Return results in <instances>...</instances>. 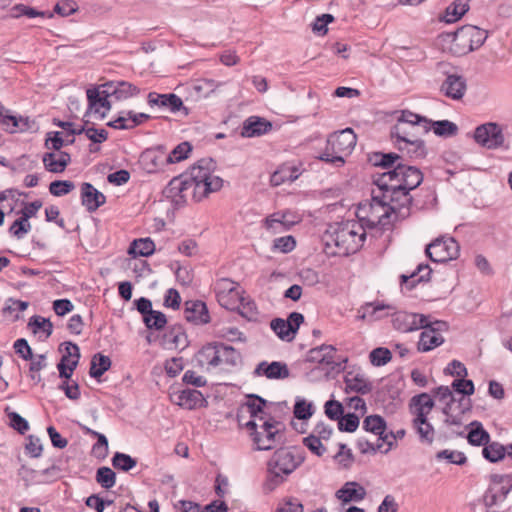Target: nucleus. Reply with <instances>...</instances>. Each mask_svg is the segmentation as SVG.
Masks as SVG:
<instances>
[{"mask_svg": "<svg viewBox=\"0 0 512 512\" xmlns=\"http://www.w3.org/2000/svg\"><path fill=\"white\" fill-rule=\"evenodd\" d=\"M423 181L422 172L408 165H398L394 170L383 172L374 177V184L383 192L382 197L373 196L370 201L359 204L356 216L364 228L388 229L400 218L408 215V207L404 204L397 208L391 202L397 194L408 203V193L417 188Z\"/></svg>", "mask_w": 512, "mask_h": 512, "instance_id": "nucleus-1", "label": "nucleus"}, {"mask_svg": "<svg viewBox=\"0 0 512 512\" xmlns=\"http://www.w3.org/2000/svg\"><path fill=\"white\" fill-rule=\"evenodd\" d=\"M223 179L215 173V163L211 159H201L190 170L173 178L167 188V196L174 202H186L191 199L199 202L211 193L219 191Z\"/></svg>", "mask_w": 512, "mask_h": 512, "instance_id": "nucleus-2", "label": "nucleus"}, {"mask_svg": "<svg viewBox=\"0 0 512 512\" xmlns=\"http://www.w3.org/2000/svg\"><path fill=\"white\" fill-rule=\"evenodd\" d=\"M366 231L358 221L336 223L324 235L327 253L334 256H347L357 252L363 245Z\"/></svg>", "mask_w": 512, "mask_h": 512, "instance_id": "nucleus-3", "label": "nucleus"}, {"mask_svg": "<svg viewBox=\"0 0 512 512\" xmlns=\"http://www.w3.org/2000/svg\"><path fill=\"white\" fill-rule=\"evenodd\" d=\"M304 459L302 452L294 447L277 449L268 462L269 483L273 488L282 484Z\"/></svg>", "mask_w": 512, "mask_h": 512, "instance_id": "nucleus-4", "label": "nucleus"}, {"mask_svg": "<svg viewBox=\"0 0 512 512\" xmlns=\"http://www.w3.org/2000/svg\"><path fill=\"white\" fill-rule=\"evenodd\" d=\"M486 30L473 25H465L455 32L445 33L440 36L443 42L449 43V50L454 55H465L480 48L486 41Z\"/></svg>", "mask_w": 512, "mask_h": 512, "instance_id": "nucleus-5", "label": "nucleus"}, {"mask_svg": "<svg viewBox=\"0 0 512 512\" xmlns=\"http://www.w3.org/2000/svg\"><path fill=\"white\" fill-rule=\"evenodd\" d=\"M431 129V121L410 111H403L391 130V137L398 147L420 137Z\"/></svg>", "mask_w": 512, "mask_h": 512, "instance_id": "nucleus-6", "label": "nucleus"}, {"mask_svg": "<svg viewBox=\"0 0 512 512\" xmlns=\"http://www.w3.org/2000/svg\"><path fill=\"white\" fill-rule=\"evenodd\" d=\"M356 141L357 137L351 128L335 132L328 137L326 149L320 159L337 167L342 166L345 157L354 149Z\"/></svg>", "mask_w": 512, "mask_h": 512, "instance_id": "nucleus-7", "label": "nucleus"}, {"mask_svg": "<svg viewBox=\"0 0 512 512\" xmlns=\"http://www.w3.org/2000/svg\"><path fill=\"white\" fill-rule=\"evenodd\" d=\"M247 428L257 450H270L276 443L281 430V423L274 418L261 423H252Z\"/></svg>", "mask_w": 512, "mask_h": 512, "instance_id": "nucleus-8", "label": "nucleus"}, {"mask_svg": "<svg viewBox=\"0 0 512 512\" xmlns=\"http://www.w3.org/2000/svg\"><path fill=\"white\" fill-rule=\"evenodd\" d=\"M215 293L218 303L228 310H235L243 296L240 285L228 278L216 282Z\"/></svg>", "mask_w": 512, "mask_h": 512, "instance_id": "nucleus-9", "label": "nucleus"}, {"mask_svg": "<svg viewBox=\"0 0 512 512\" xmlns=\"http://www.w3.org/2000/svg\"><path fill=\"white\" fill-rule=\"evenodd\" d=\"M460 247L452 237H440L426 247V254L433 262H447L456 259Z\"/></svg>", "mask_w": 512, "mask_h": 512, "instance_id": "nucleus-10", "label": "nucleus"}, {"mask_svg": "<svg viewBox=\"0 0 512 512\" xmlns=\"http://www.w3.org/2000/svg\"><path fill=\"white\" fill-rule=\"evenodd\" d=\"M477 144L487 149L505 147V137L502 128L493 122L478 126L474 131Z\"/></svg>", "mask_w": 512, "mask_h": 512, "instance_id": "nucleus-11", "label": "nucleus"}, {"mask_svg": "<svg viewBox=\"0 0 512 512\" xmlns=\"http://www.w3.org/2000/svg\"><path fill=\"white\" fill-rule=\"evenodd\" d=\"M266 408L267 402L263 398L250 395L240 409V417L249 416V420L245 423L246 428L253 426L252 423H261L273 419L267 413Z\"/></svg>", "mask_w": 512, "mask_h": 512, "instance_id": "nucleus-12", "label": "nucleus"}, {"mask_svg": "<svg viewBox=\"0 0 512 512\" xmlns=\"http://www.w3.org/2000/svg\"><path fill=\"white\" fill-rule=\"evenodd\" d=\"M423 331L420 334L417 349L420 352H428L434 348L440 346L444 342V338L441 335V331L447 329V324L443 321H431L429 319V325L422 328Z\"/></svg>", "mask_w": 512, "mask_h": 512, "instance_id": "nucleus-13", "label": "nucleus"}, {"mask_svg": "<svg viewBox=\"0 0 512 512\" xmlns=\"http://www.w3.org/2000/svg\"><path fill=\"white\" fill-rule=\"evenodd\" d=\"M438 66L444 69L447 65L439 63ZM443 73L446 75V78L440 86V92L449 99L461 100L467 91L466 79L460 74L449 73L446 70H443Z\"/></svg>", "mask_w": 512, "mask_h": 512, "instance_id": "nucleus-14", "label": "nucleus"}, {"mask_svg": "<svg viewBox=\"0 0 512 512\" xmlns=\"http://www.w3.org/2000/svg\"><path fill=\"white\" fill-rule=\"evenodd\" d=\"M512 489V483L509 478L504 476H494L489 488L484 494V504L486 507H492L502 503Z\"/></svg>", "mask_w": 512, "mask_h": 512, "instance_id": "nucleus-15", "label": "nucleus"}, {"mask_svg": "<svg viewBox=\"0 0 512 512\" xmlns=\"http://www.w3.org/2000/svg\"><path fill=\"white\" fill-rule=\"evenodd\" d=\"M303 321L304 317L301 313L292 312L287 320L276 318L271 321L270 326L280 339L292 341Z\"/></svg>", "mask_w": 512, "mask_h": 512, "instance_id": "nucleus-16", "label": "nucleus"}, {"mask_svg": "<svg viewBox=\"0 0 512 512\" xmlns=\"http://www.w3.org/2000/svg\"><path fill=\"white\" fill-rule=\"evenodd\" d=\"M429 318L423 314L401 311L394 314L392 322L395 329L408 333L428 326Z\"/></svg>", "mask_w": 512, "mask_h": 512, "instance_id": "nucleus-17", "label": "nucleus"}, {"mask_svg": "<svg viewBox=\"0 0 512 512\" xmlns=\"http://www.w3.org/2000/svg\"><path fill=\"white\" fill-rule=\"evenodd\" d=\"M363 429L379 436L378 442L382 441L386 443V448L383 450V453H388L392 449L395 436L392 432H386V422L381 416H367L363 421Z\"/></svg>", "mask_w": 512, "mask_h": 512, "instance_id": "nucleus-18", "label": "nucleus"}, {"mask_svg": "<svg viewBox=\"0 0 512 512\" xmlns=\"http://www.w3.org/2000/svg\"><path fill=\"white\" fill-rule=\"evenodd\" d=\"M300 221V217L289 210L275 212L265 218V228L273 234L289 230Z\"/></svg>", "mask_w": 512, "mask_h": 512, "instance_id": "nucleus-19", "label": "nucleus"}, {"mask_svg": "<svg viewBox=\"0 0 512 512\" xmlns=\"http://www.w3.org/2000/svg\"><path fill=\"white\" fill-rule=\"evenodd\" d=\"M87 99L89 104V112L94 114L98 119H103L111 109V104L108 100L110 94L104 92V88L88 89Z\"/></svg>", "mask_w": 512, "mask_h": 512, "instance_id": "nucleus-20", "label": "nucleus"}, {"mask_svg": "<svg viewBox=\"0 0 512 512\" xmlns=\"http://www.w3.org/2000/svg\"><path fill=\"white\" fill-rule=\"evenodd\" d=\"M147 100L150 106L167 108L172 113L181 111L185 116L189 114V109L183 105L182 99L174 93L158 94L150 92Z\"/></svg>", "mask_w": 512, "mask_h": 512, "instance_id": "nucleus-21", "label": "nucleus"}, {"mask_svg": "<svg viewBox=\"0 0 512 512\" xmlns=\"http://www.w3.org/2000/svg\"><path fill=\"white\" fill-rule=\"evenodd\" d=\"M344 391L348 393L368 394L372 391V383L360 370L346 372L344 376Z\"/></svg>", "mask_w": 512, "mask_h": 512, "instance_id": "nucleus-22", "label": "nucleus"}, {"mask_svg": "<svg viewBox=\"0 0 512 512\" xmlns=\"http://www.w3.org/2000/svg\"><path fill=\"white\" fill-rule=\"evenodd\" d=\"M172 401L183 409L195 410L207 406V400L202 392L194 389H185L175 393Z\"/></svg>", "mask_w": 512, "mask_h": 512, "instance_id": "nucleus-23", "label": "nucleus"}, {"mask_svg": "<svg viewBox=\"0 0 512 512\" xmlns=\"http://www.w3.org/2000/svg\"><path fill=\"white\" fill-rule=\"evenodd\" d=\"M434 396L443 404L442 412L445 414V423L448 425H460L461 419L453 414L454 396L448 386H440L434 391Z\"/></svg>", "mask_w": 512, "mask_h": 512, "instance_id": "nucleus-24", "label": "nucleus"}, {"mask_svg": "<svg viewBox=\"0 0 512 512\" xmlns=\"http://www.w3.org/2000/svg\"><path fill=\"white\" fill-rule=\"evenodd\" d=\"M80 359L79 347L73 343H67L65 346V354L58 363L60 377L69 379Z\"/></svg>", "mask_w": 512, "mask_h": 512, "instance_id": "nucleus-25", "label": "nucleus"}, {"mask_svg": "<svg viewBox=\"0 0 512 512\" xmlns=\"http://www.w3.org/2000/svg\"><path fill=\"white\" fill-rule=\"evenodd\" d=\"M254 375L264 376L270 380H278L288 378L290 372L288 366L283 362L273 361L268 363L267 361H262L256 366Z\"/></svg>", "mask_w": 512, "mask_h": 512, "instance_id": "nucleus-26", "label": "nucleus"}, {"mask_svg": "<svg viewBox=\"0 0 512 512\" xmlns=\"http://www.w3.org/2000/svg\"><path fill=\"white\" fill-rule=\"evenodd\" d=\"M435 403L432 397L427 393L415 395L410 400V412L413 415V421L422 423L423 419L431 413Z\"/></svg>", "mask_w": 512, "mask_h": 512, "instance_id": "nucleus-27", "label": "nucleus"}, {"mask_svg": "<svg viewBox=\"0 0 512 512\" xmlns=\"http://www.w3.org/2000/svg\"><path fill=\"white\" fill-rule=\"evenodd\" d=\"M336 349L332 345H321L309 351L307 360L328 369H334Z\"/></svg>", "mask_w": 512, "mask_h": 512, "instance_id": "nucleus-28", "label": "nucleus"}, {"mask_svg": "<svg viewBox=\"0 0 512 512\" xmlns=\"http://www.w3.org/2000/svg\"><path fill=\"white\" fill-rule=\"evenodd\" d=\"M104 92L117 100H126L139 94L140 89L126 81H111L102 85Z\"/></svg>", "mask_w": 512, "mask_h": 512, "instance_id": "nucleus-29", "label": "nucleus"}, {"mask_svg": "<svg viewBox=\"0 0 512 512\" xmlns=\"http://www.w3.org/2000/svg\"><path fill=\"white\" fill-rule=\"evenodd\" d=\"M196 364L206 370L219 367L218 344L208 343L204 345L194 356Z\"/></svg>", "mask_w": 512, "mask_h": 512, "instance_id": "nucleus-30", "label": "nucleus"}, {"mask_svg": "<svg viewBox=\"0 0 512 512\" xmlns=\"http://www.w3.org/2000/svg\"><path fill=\"white\" fill-rule=\"evenodd\" d=\"M366 496V489L358 482H346L335 493V497L341 501L342 504L350 502H360Z\"/></svg>", "mask_w": 512, "mask_h": 512, "instance_id": "nucleus-31", "label": "nucleus"}, {"mask_svg": "<svg viewBox=\"0 0 512 512\" xmlns=\"http://www.w3.org/2000/svg\"><path fill=\"white\" fill-rule=\"evenodd\" d=\"M162 345L169 350H184L188 346V338L181 326L170 328L162 338Z\"/></svg>", "mask_w": 512, "mask_h": 512, "instance_id": "nucleus-32", "label": "nucleus"}, {"mask_svg": "<svg viewBox=\"0 0 512 512\" xmlns=\"http://www.w3.org/2000/svg\"><path fill=\"white\" fill-rule=\"evenodd\" d=\"M44 167L51 173H62L71 161L68 153L63 151L48 152L42 158Z\"/></svg>", "mask_w": 512, "mask_h": 512, "instance_id": "nucleus-33", "label": "nucleus"}, {"mask_svg": "<svg viewBox=\"0 0 512 512\" xmlns=\"http://www.w3.org/2000/svg\"><path fill=\"white\" fill-rule=\"evenodd\" d=\"M271 128L272 124L269 121L258 116H251L244 121L241 135L247 138L261 136Z\"/></svg>", "mask_w": 512, "mask_h": 512, "instance_id": "nucleus-34", "label": "nucleus"}, {"mask_svg": "<svg viewBox=\"0 0 512 512\" xmlns=\"http://www.w3.org/2000/svg\"><path fill=\"white\" fill-rule=\"evenodd\" d=\"M82 205L88 211H95L106 201L105 196L90 183H83L81 187Z\"/></svg>", "mask_w": 512, "mask_h": 512, "instance_id": "nucleus-35", "label": "nucleus"}, {"mask_svg": "<svg viewBox=\"0 0 512 512\" xmlns=\"http://www.w3.org/2000/svg\"><path fill=\"white\" fill-rule=\"evenodd\" d=\"M185 318L195 324H206L210 317L206 304L202 301H188L185 304Z\"/></svg>", "mask_w": 512, "mask_h": 512, "instance_id": "nucleus-36", "label": "nucleus"}, {"mask_svg": "<svg viewBox=\"0 0 512 512\" xmlns=\"http://www.w3.org/2000/svg\"><path fill=\"white\" fill-rule=\"evenodd\" d=\"M301 175V170L298 166L293 164L281 165L270 178L273 186H279L285 182H293Z\"/></svg>", "mask_w": 512, "mask_h": 512, "instance_id": "nucleus-37", "label": "nucleus"}, {"mask_svg": "<svg viewBox=\"0 0 512 512\" xmlns=\"http://www.w3.org/2000/svg\"><path fill=\"white\" fill-rule=\"evenodd\" d=\"M149 118L150 116L148 114L129 111L111 121L109 125L116 129H132Z\"/></svg>", "mask_w": 512, "mask_h": 512, "instance_id": "nucleus-38", "label": "nucleus"}, {"mask_svg": "<svg viewBox=\"0 0 512 512\" xmlns=\"http://www.w3.org/2000/svg\"><path fill=\"white\" fill-rule=\"evenodd\" d=\"M219 367H235L241 362V354L232 346L218 344Z\"/></svg>", "mask_w": 512, "mask_h": 512, "instance_id": "nucleus-39", "label": "nucleus"}, {"mask_svg": "<svg viewBox=\"0 0 512 512\" xmlns=\"http://www.w3.org/2000/svg\"><path fill=\"white\" fill-rule=\"evenodd\" d=\"M141 162L148 173H153L161 169L163 164L166 163V157L162 152L147 150L141 155Z\"/></svg>", "mask_w": 512, "mask_h": 512, "instance_id": "nucleus-40", "label": "nucleus"}, {"mask_svg": "<svg viewBox=\"0 0 512 512\" xmlns=\"http://www.w3.org/2000/svg\"><path fill=\"white\" fill-rule=\"evenodd\" d=\"M154 250L155 244L151 239L141 238L138 240H134L131 243L128 253L133 257L149 256L154 252Z\"/></svg>", "mask_w": 512, "mask_h": 512, "instance_id": "nucleus-41", "label": "nucleus"}, {"mask_svg": "<svg viewBox=\"0 0 512 512\" xmlns=\"http://www.w3.org/2000/svg\"><path fill=\"white\" fill-rule=\"evenodd\" d=\"M469 1L465 0H457L451 3L446 8L445 13V21L447 23H453L459 20L468 10H469Z\"/></svg>", "mask_w": 512, "mask_h": 512, "instance_id": "nucleus-42", "label": "nucleus"}, {"mask_svg": "<svg viewBox=\"0 0 512 512\" xmlns=\"http://www.w3.org/2000/svg\"><path fill=\"white\" fill-rule=\"evenodd\" d=\"M111 367V360L103 354H96L91 360L89 374L93 378L101 377Z\"/></svg>", "mask_w": 512, "mask_h": 512, "instance_id": "nucleus-43", "label": "nucleus"}, {"mask_svg": "<svg viewBox=\"0 0 512 512\" xmlns=\"http://www.w3.org/2000/svg\"><path fill=\"white\" fill-rule=\"evenodd\" d=\"M397 148L413 159L424 158L426 155L425 144L420 138H417L406 144H402Z\"/></svg>", "mask_w": 512, "mask_h": 512, "instance_id": "nucleus-44", "label": "nucleus"}, {"mask_svg": "<svg viewBox=\"0 0 512 512\" xmlns=\"http://www.w3.org/2000/svg\"><path fill=\"white\" fill-rule=\"evenodd\" d=\"M236 309L238 310V313L248 321L258 320L259 312L253 300L242 296L241 301L239 302Z\"/></svg>", "mask_w": 512, "mask_h": 512, "instance_id": "nucleus-45", "label": "nucleus"}, {"mask_svg": "<svg viewBox=\"0 0 512 512\" xmlns=\"http://www.w3.org/2000/svg\"><path fill=\"white\" fill-rule=\"evenodd\" d=\"M471 426L472 429L467 436L469 443L476 446L487 444L489 434L483 429L482 425L479 422H472Z\"/></svg>", "mask_w": 512, "mask_h": 512, "instance_id": "nucleus-46", "label": "nucleus"}, {"mask_svg": "<svg viewBox=\"0 0 512 512\" xmlns=\"http://www.w3.org/2000/svg\"><path fill=\"white\" fill-rule=\"evenodd\" d=\"M192 151V146L189 142H182L178 144L166 157V163L173 164L181 162L188 158L190 152Z\"/></svg>", "mask_w": 512, "mask_h": 512, "instance_id": "nucleus-47", "label": "nucleus"}, {"mask_svg": "<svg viewBox=\"0 0 512 512\" xmlns=\"http://www.w3.org/2000/svg\"><path fill=\"white\" fill-rule=\"evenodd\" d=\"M413 426L416 429L422 442H427L429 444L433 442L435 431L427 419H423L422 423H420L419 420L413 421Z\"/></svg>", "mask_w": 512, "mask_h": 512, "instance_id": "nucleus-48", "label": "nucleus"}, {"mask_svg": "<svg viewBox=\"0 0 512 512\" xmlns=\"http://www.w3.org/2000/svg\"><path fill=\"white\" fill-rule=\"evenodd\" d=\"M143 321L148 329L160 330L164 328L167 323L166 316L161 311L152 310L148 313Z\"/></svg>", "mask_w": 512, "mask_h": 512, "instance_id": "nucleus-49", "label": "nucleus"}, {"mask_svg": "<svg viewBox=\"0 0 512 512\" xmlns=\"http://www.w3.org/2000/svg\"><path fill=\"white\" fill-rule=\"evenodd\" d=\"M482 453L487 460L497 462L505 457L506 447L497 442H493L485 446Z\"/></svg>", "mask_w": 512, "mask_h": 512, "instance_id": "nucleus-50", "label": "nucleus"}, {"mask_svg": "<svg viewBox=\"0 0 512 512\" xmlns=\"http://www.w3.org/2000/svg\"><path fill=\"white\" fill-rule=\"evenodd\" d=\"M29 327H31L33 333L43 332L46 337L52 333L53 325L49 319L41 316H33L30 318Z\"/></svg>", "mask_w": 512, "mask_h": 512, "instance_id": "nucleus-51", "label": "nucleus"}, {"mask_svg": "<svg viewBox=\"0 0 512 512\" xmlns=\"http://www.w3.org/2000/svg\"><path fill=\"white\" fill-rule=\"evenodd\" d=\"M31 231V224L26 219L20 216L9 227V233L16 239H22L26 234Z\"/></svg>", "mask_w": 512, "mask_h": 512, "instance_id": "nucleus-52", "label": "nucleus"}, {"mask_svg": "<svg viewBox=\"0 0 512 512\" xmlns=\"http://www.w3.org/2000/svg\"><path fill=\"white\" fill-rule=\"evenodd\" d=\"M96 481L105 489H110L115 485L116 475L109 467H100L96 473Z\"/></svg>", "mask_w": 512, "mask_h": 512, "instance_id": "nucleus-53", "label": "nucleus"}, {"mask_svg": "<svg viewBox=\"0 0 512 512\" xmlns=\"http://www.w3.org/2000/svg\"><path fill=\"white\" fill-rule=\"evenodd\" d=\"M137 462L130 455L117 452L112 458V465L119 470L129 471L136 466Z\"/></svg>", "mask_w": 512, "mask_h": 512, "instance_id": "nucleus-54", "label": "nucleus"}, {"mask_svg": "<svg viewBox=\"0 0 512 512\" xmlns=\"http://www.w3.org/2000/svg\"><path fill=\"white\" fill-rule=\"evenodd\" d=\"M293 412L298 420H307L313 415V404L305 399L298 398L295 402Z\"/></svg>", "mask_w": 512, "mask_h": 512, "instance_id": "nucleus-55", "label": "nucleus"}, {"mask_svg": "<svg viewBox=\"0 0 512 512\" xmlns=\"http://www.w3.org/2000/svg\"><path fill=\"white\" fill-rule=\"evenodd\" d=\"M399 159V155L395 153H378L375 155V164L382 168L388 169L386 172H389L394 170L398 165H402L401 163H397L395 165V163L398 162Z\"/></svg>", "mask_w": 512, "mask_h": 512, "instance_id": "nucleus-56", "label": "nucleus"}, {"mask_svg": "<svg viewBox=\"0 0 512 512\" xmlns=\"http://www.w3.org/2000/svg\"><path fill=\"white\" fill-rule=\"evenodd\" d=\"M219 86H220V83L216 82L215 80L201 79V80H197L195 82V84L193 85V89L199 96L208 97Z\"/></svg>", "mask_w": 512, "mask_h": 512, "instance_id": "nucleus-57", "label": "nucleus"}, {"mask_svg": "<svg viewBox=\"0 0 512 512\" xmlns=\"http://www.w3.org/2000/svg\"><path fill=\"white\" fill-rule=\"evenodd\" d=\"M431 129L438 136H452L457 132V126L448 120L431 121Z\"/></svg>", "mask_w": 512, "mask_h": 512, "instance_id": "nucleus-58", "label": "nucleus"}, {"mask_svg": "<svg viewBox=\"0 0 512 512\" xmlns=\"http://www.w3.org/2000/svg\"><path fill=\"white\" fill-rule=\"evenodd\" d=\"M75 188L73 182L68 180H56L50 183L49 192L56 196H64L70 193Z\"/></svg>", "mask_w": 512, "mask_h": 512, "instance_id": "nucleus-59", "label": "nucleus"}, {"mask_svg": "<svg viewBox=\"0 0 512 512\" xmlns=\"http://www.w3.org/2000/svg\"><path fill=\"white\" fill-rule=\"evenodd\" d=\"M391 357L392 355L390 350L382 347L373 349L369 355L370 362L374 366H383L387 364L391 360Z\"/></svg>", "mask_w": 512, "mask_h": 512, "instance_id": "nucleus-60", "label": "nucleus"}, {"mask_svg": "<svg viewBox=\"0 0 512 512\" xmlns=\"http://www.w3.org/2000/svg\"><path fill=\"white\" fill-rule=\"evenodd\" d=\"M338 421V427L341 431L354 432L359 426V417L353 413L342 415Z\"/></svg>", "mask_w": 512, "mask_h": 512, "instance_id": "nucleus-61", "label": "nucleus"}, {"mask_svg": "<svg viewBox=\"0 0 512 512\" xmlns=\"http://www.w3.org/2000/svg\"><path fill=\"white\" fill-rule=\"evenodd\" d=\"M30 376L31 379L38 383L41 380L39 372L46 366L45 356L44 355H37L35 357L32 356L30 358Z\"/></svg>", "mask_w": 512, "mask_h": 512, "instance_id": "nucleus-62", "label": "nucleus"}, {"mask_svg": "<svg viewBox=\"0 0 512 512\" xmlns=\"http://www.w3.org/2000/svg\"><path fill=\"white\" fill-rule=\"evenodd\" d=\"M296 246V241L293 236H284L276 238L273 241V249L282 253L291 252Z\"/></svg>", "mask_w": 512, "mask_h": 512, "instance_id": "nucleus-63", "label": "nucleus"}, {"mask_svg": "<svg viewBox=\"0 0 512 512\" xmlns=\"http://www.w3.org/2000/svg\"><path fill=\"white\" fill-rule=\"evenodd\" d=\"M303 510V505L299 500L288 498L278 504L275 512H303Z\"/></svg>", "mask_w": 512, "mask_h": 512, "instance_id": "nucleus-64", "label": "nucleus"}]
</instances>
